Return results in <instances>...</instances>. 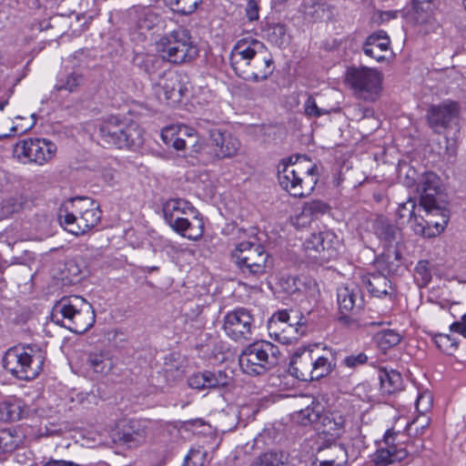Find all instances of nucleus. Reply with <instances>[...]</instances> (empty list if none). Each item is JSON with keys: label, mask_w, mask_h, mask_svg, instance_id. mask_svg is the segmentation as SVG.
<instances>
[{"label": "nucleus", "mask_w": 466, "mask_h": 466, "mask_svg": "<svg viewBox=\"0 0 466 466\" xmlns=\"http://www.w3.org/2000/svg\"><path fill=\"white\" fill-rule=\"evenodd\" d=\"M230 64L237 76L248 81L267 79L273 72V59L268 48L252 37L237 41L230 53Z\"/></svg>", "instance_id": "1"}, {"label": "nucleus", "mask_w": 466, "mask_h": 466, "mask_svg": "<svg viewBox=\"0 0 466 466\" xmlns=\"http://www.w3.org/2000/svg\"><path fill=\"white\" fill-rule=\"evenodd\" d=\"M278 179L280 187L290 196L307 197L319 180L317 166L306 156L290 157L283 159L279 167Z\"/></svg>", "instance_id": "2"}, {"label": "nucleus", "mask_w": 466, "mask_h": 466, "mask_svg": "<svg viewBox=\"0 0 466 466\" xmlns=\"http://www.w3.org/2000/svg\"><path fill=\"white\" fill-rule=\"evenodd\" d=\"M52 320L71 332L82 334L95 323V311L90 303L79 296L62 298L53 308Z\"/></svg>", "instance_id": "3"}, {"label": "nucleus", "mask_w": 466, "mask_h": 466, "mask_svg": "<svg viewBox=\"0 0 466 466\" xmlns=\"http://www.w3.org/2000/svg\"><path fill=\"white\" fill-rule=\"evenodd\" d=\"M163 215L169 227L190 240H198L204 234V222L190 202L172 198L163 205Z\"/></svg>", "instance_id": "4"}, {"label": "nucleus", "mask_w": 466, "mask_h": 466, "mask_svg": "<svg viewBox=\"0 0 466 466\" xmlns=\"http://www.w3.org/2000/svg\"><path fill=\"white\" fill-rule=\"evenodd\" d=\"M46 353L38 347L17 345L9 348L2 360L3 367L21 380L35 379L43 370Z\"/></svg>", "instance_id": "5"}, {"label": "nucleus", "mask_w": 466, "mask_h": 466, "mask_svg": "<svg viewBox=\"0 0 466 466\" xmlns=\"http://www.w3.org/2000/svg\"><path fill=\"white\" fill-rule=\"evenodd\" d=\"M336 360L337 351L332 349L325 348L322 354L305 349L294 353L289 371L303 381L319 380L331 373L336 366Z\"/></svg>", "instance_id": "6"}, {"label": "nucleus", "mask_w": 466, "mask_h": 466, "mask_svg": "<svg viewBox=\"0 0 466 466\" xmlns=\"http://www.w3.org/2000/svg\"><path fill=\"white\" fill-rule=\"evenodd\" d=\"M102 142L116 148H130L143 142V133L138 125L118 116H108L98 124Z\"/></svg>", "instance_id": "7"}, {"label": "nucleus", "mask_w": 466, "mask_h": 466, "mask_svg": "<svg viewBox=\"0 0 466 466\" xmlns=\"http://www.w3.org/2000/svg\"><path fill=\"white\" fill-rule=\"evenodd\" d=\"M156 49L164 61L175 65L190 63L199 54L190 32L184 28L162 35L156 43Z\"/></svg>", "instance_id": "8"}, {"label": "nucleus", "mask_w": 466, "mask_h": 466, "mask_svg": "<svg viewBox=\"0 0 466 466\" xmlns=\"http://www.w3.org/2000/svg\"><path fill=\"white\" fill-rule=\"evenodd\" d=\"M231 258L247 279H258L267 272L269 255L256 242L242 241L231 252Z\"/></svg>", "instance_id": "9"}, {"label": "nucleus", "mask_w": 466, "mask_h": 466, "mask_svg": "<svg viewBox=\"0 0 466 466\" xmlns=\"http://www.w3.org/2000/svg\"><path fill=\"white\" fill-rule=\"evenodd\" d=\"M306 322L298 310H279L268 321V334L281 344H290L305 334Z\"/></svg>", "instance_id": "10"}, {"label": "nucleus", "mask_w": 466, "mask_h": 466, "mask_svg": "<svg viewBox=\"0 0 466 466\" xmlns=\"http://www.w3.org/2000/svg\"><path fill=\"white\" fill-rule=\"evenodd\" d=\"M278 352L277 347L270 342L253 343L240 354L239 366L248 375L264 374L277 363Z\"/></svg>", "instance_id": "11"}, {"label": "nucleus", "mask_w": 466, "mask_h": 466, "mask_svg": "<svg viewBox=\"0 0 466 466\" xmlns=\"http://www.w3.org/2000/svg\"><path fill=\"white\" fill-rule=\"evenodd\" d=\"M346 82L358 98L373 102L380 95L382 75L369 67H350L347 70Z\"/></svg>", "instance_id": "12"}, {"label": "nucleus", "mask_w": 466, "mask_h": 466, "mask_svg": "<svg viewBox=\"0 0 466 466\" xmlns=\"http://www.w3.org/2000/svg\"><path fill=\"white\" fill-rule=\"evenodd\" d=\"M57 147L46 138H27L18 141L14 147V157L22 164L43 166L52 160Z\"/></svg>", "instance_id": "13"}, {"label": "nucleus", "mask_w": 466, "mask_h": 466, "mask_svg": "<svg viewBox=\"0 0 466 466\" xmlns=\"http://www.w3.org/2000/svg\"><path fill=\"white\" fill-rule=\"evenodd\" d=\"M253 328L254 318L247 309L238 308L228 312L224 317L223 329L235 341L251 339Z\"/></svg>", "instance_id": "14"}, {"label": "nucleus", "mask_w": 466, "mask_h": 466, "mask_svg": "<svg viewBox=\"0 0 466 466\" xmlns=\"http://www.w3.org/2000/svg\"><path fill=\"white\" fill-rule=\"evenodd\" d=\"M187 87L181 81V76L173 71H167L158 76L153 82V92L161 103L173 105L180 101Z\"/></svg>", "instance_id": "15"}, {"label": "nucleus", "mask_w": 466, "mask_h": 466, "mask_svg": "<svg viewBox=\"0 0 466 466\" xmlns=\"http://www.w3.org/2000/svg\"><path fill=\"white\" fill-rule=\"evenodd\" d=\"M439 189L440 179L436 174L426 172L421 176L419 190H420V207L425 212L448 210L446 203L441 200Z\"/></svg>", "instance_id": "16"}, {"label": "nucleus", "mask_w": 466, "mask_h": 466, "mask_svg": "<svg viewBox=\"0 0 466 466\" xmlns=\"http://www.w3.org/2000/svg\"><path fill=\"white\" fill-rule=\"evenodd\" d=\"M337 302L340 316L339 321L346 326H352L355 321L350 314L356 312L362 306V297L356 285L341 286L337 291Z\"/></svg>", "instance_id": "17"}, {"label": "nucleus", "mask_w": 466, "mask_h": 466, "mask_svg": "<svg viewBox=\"0 0 466 466\" xmlns=\"http://www.w3.org/2000/svg\"><path fill=\"white\" fill-rule=\"evenodd\" d=\"M161 138L166 146L176 150H183L187 147H195L198 137L195 130L187 126H169L161 131Z\"/></svg>", "instance_id": "18"}, {"label": "nucleus", "mask_w": 466, "mask_h": 466, "mask_svg": "<svg viewBox=\"0 0 466 466\" xmlns=\"http://www.w3.org/2000/svg\"><path fill=\"white\" fill-rule=\"evenodd\" d=\"M428 215L439 216L440 218L436 221L425 220L420 216L414 214L413 218L408 222L415 234L424 238H434L441 234L449 221V210L426 212Z\"/></svg>", "instance_id": "19"}, {"label": "nucleus", "mask_w": 466, "mask_h": 466, "mask_svg": "<svg viewBox=\"0 0 466 466\" xmlns=\"http://www.w3.org/2000/svg\"><path fill=\"white\" fill-rule=\"evenodd\" d=\"M457 114V104L452 101H445L429 108L427 121L435 133L441 134L443 129L448 127Z\"/></svg>", "instance_id": "20"}, {"label": "nucleus", "mask_w": 466, "mask_h": 466, "mask_svg": "<svg viewBox=\"0 0 466 466\" xmlns=\"http://www.w3.org/2000/svg\"><path fill=\"white\" fill-rule=\"evenodd\" d=\"M69 211H71V214H67L69 218H74L73 213L82 215L85 226L88 231L98 224L102 215L99 207L87 198H75L69 199Z\"/></svg>", "instance_id": "21"}, {"label": "nucleus", "mask_w": 466, "mask_h": 466, "mask_svg": "<svg viewBox=\"0 0 466 466\" xmlns=\"http://www.w3.org/2000/svg\"><path fill=\"white\" fill-rule=\"evenodd\" d=\"M210 145L214 154L218 158L234 157L239 147L240 142L228 132H222L218 128L211 129L209 132Z\"/></svg>", "instance_id": "22"}, {"label": "nucleus", "mask_w": 466, "mask_h": 466, "mask_svg": "<svg viewBox=\"0 0 466 466\" xmlns=\"http://www.w3.org/2000/svg\"><path fill=\"white\" fill-rule=\"evenodd\" d=\"M398 431L394 428L390 429L384 435V441L388 445V448L379 449L372 457V461L377 466H388L396 461H401L405 459V451H401L399 448L393 444V436Z\"/></svg>", "instance_id": "23"}, {"label": "nucleus", "mask_w": 466, "mask_h": 466, "mask_svg": "<svg viewBox=\"0 0 466 466\" xmlns=\"http://www.w3.org/2000/svg\"><path fill=\"white\" fill-rule=\"evenodd\" d=\"M390 38L384 31L376 32L367 37L363 52L377 62H382L386 58L385 53L390 48Z\"/></svg>", "instance_id": "24"}, {"label": "nucleus", "mask_w": 466, "mask_h": 466, "mask_svg": "<svg viewBox=\"0 0 466 466\" xmlns=\"http://www.w3.org/2000/svg\"><path fill=\"white\" fill-rule=\"evenodd\" d=\"M438 7V4H417L413 3V12L411 18L413 22L421 26L420 31L425 34L432 30L436 25L434 12Z\"/></svg>", "instance_id": "25"}, {"label": "nucleus", "mask_w": 466, "mask_h": 466, "mask_svg": "<svg viewBox=\"0 0 466 466\" xmlns=\"http://www.w3.org/2000/svg\"><path fill=\"white\" fill-rule=\"evenodd\" d=\"M27 415V409L25 401L15 397H8L0 401V420L16 421Z\"/></svg>", "instance_id": "26"}, {"label": "nucleus", "mask_w": 466, "mask_h": 466, "mask_svg": "<svg viewBox=\"0 0 466 466\" xmlns=\"http://www.w3.org/2000/svg\"><path fill=\"white\" fill-rule=\"evenodd\" d=\"M67 214H71V211H69V200L61 205L57 214L59 222L66 230L76 236L84 235L88 231L85 226L82 215L73 213L74 218H69Z\"/></svg>", "instance_id": "27"}, {"label": "nucleus", "mask_w": 466, "mask_h": 466, "mask_svg": "<svg viewBox=\"0 0 466 466\" xmlns=\"http://www.w3.org/2000/svg\"><path fill=\"white\" fill-rule=\"evenodd\" d=\"M317 455L330 461L334 466H346L350 456L348 450L339 443H331L326 447L319 448Z\"/></svg>", "instance_id": "28"}, {"label": "nucleus", "mask_w": 466, "mask_h": 466, "mask_svg": "<svg viewBox=\"0 0 466 466\" xmlns=\"http://www.w3.org/2000/svg\"><path fill=\"white\" fill-rule=\"evenodd\" d=\"M86 365L94 372L101 375L108 374L114 367L109 352L101 350H93L88 353Z\"/></svg>", "instance_id": "29"}, {"label": "nucleus", "mask_w": 466, "mask_h": 466, "mask_svg": "<svg viewBox=\"0 0 466 466\" xmlns=\"http://www.w3.org/2000/svg\"><path fill=\"white\" fill-rule=\"evenodd\" d=\"M362 283L370 294L378 298L389 294L391 289L390 281L380 273L363 276Z\"/></svg>", "instance_id": "30"}, {"label": "nucleus", "mask_w": 466, "mask_h": 466, "mask_svg": "<svg viewBox=\"0 0 466 466\" xmlns=\"http://www.w3.org/2000/svg\"><path fill=\"white\" fill-rule=\"evenodd\" d=\"M321 238H323V243L321 244V248L319 249L320 256L314 254L313 260L323 264L337 256V249L339 245V240L334 232L329 230L322 231Z\"/></svg>", "instance_id": "31"}, {"label": "nucleus", "mask_w": 466, "mask_h": 466, "mask_svg": "<svg viewBox=\"0 0 466 466\" xmlns=\"http://www.w3.org/2000/svg\"><path fill=\"white\" fill-rule=\"evenodd\" d=\"M374 234L387 245L391 246L400 235V229L391 224L385 217L379 216L373 222Z\"/></svg>", "instance_id": "32"}, {"label": "nucleus", "mask_w": 466, "mask_h": 466, "mask_svg": "<svg viewBox=\"0 0 466 466\" xmlns=\"http://www.w3.org/2000/svg\"><path fill=\"white\" fill-rule=\"evenodd\" d=\"M299 12L308 23H316L329 15L327 5L315 0L304 1L299 7Z\"/></svg>", "instance_id": "33"}, {"label": "nucleus", "mask_w": 466, "mask_h": 466, "mask_svg": "<svg viewBox=\"0 0 466 466\" xmlns=\"http://www.w3.org/2000/svg\"><path fill=\"white\" fill-rule=\"evenodd\" d=\"M379 380L383 395L393 394L402 388V377L400 372L394 370L380 369L379 370Z\"/></svg>", "instance_id": "34"}, {"label": "nucleus", "mask_w": 466, "mask_h": 466, "mask_svg": "<svg viewBox=\"0 0 466 466\" xmlns=\"http://www.w3.org/2000/svg\"><path fill=\"white\" fill-rule=\"evenodd\" d=\"M321 424L323 433L338 438L344 432L346 420L339 411H331L322 417Z\"/></svg>", "instance_id": "35"}, {"label": "nucleus", "mask_w": 466, "mask_h": 466, "mask_svg": "<svg viewBox=\"0 0 466 466\" xmlns=\"http://www.w3.org/2000/svg\"><path fill=\"white\" fill-rule=\"evenodd\" d=\"M129 15L136 19L137 26L141 30H150L159 22L158 15L145 6H134L129 10Z\"/></svg>", "instance_id": "36"}, {"label": "nucleus", "mask_w": 466, "mask_h": 466, "mask_svg": "<svg viewBox=\"0 0 466 466\" xmlns=\"http://www.w3.org/2000/svg\"><path fill=\"white\" fill-rule=\"evenodd\" d=\"M265 37L271 44L278 46H282L288 44L289 36L287 35V26L281 23H270L268 24L263 29Z\"/></svg>", "instance_id": "37"}, {"label": "nucleus", "mask_w": 466, "mask_h": 466, "mask_svg": "<svg viewBox=\"0 0 466 466\" xmlns=\"http://www.w3.org/2000/svg\"><path fill=\"white\" fill-rule=\"evenodd\" d=\"M287 454L279 451H268L256 458L249 466H285Z\"/></svg>", "instance_id": "38"}, {"label": "nucleus", "mask_w": 466, "mask_h": 466, "mask_svg": "<svg viewBox=\"0 0 466 466\" xmlns=\"http://www.w3.org/2000/svg\"><path fill=\"white\" fill-rule=\"evenodd\" d=\"M401 339L400 334L393 329L382 330L375 336L377 346L383 352L397 346Z\"/></svg>", "instance_id": "39"}, {"label": "nucleus", "mask_w": 466, "mask_h": 466, "mask_svg": "<svg viewBox=\"0 0 466 466\" xmlns=\"http://www.w3.org/2000/svg\"><path fill=\"white\" fill-rule=\"evenodd\" d=\"M22 442V438L11 429L0 431V454L14 451Z\"/></svg>", "instance_id": "40"}, {"label": "nucleus", "mask_w": 466, "mask_h": 466, "mask_svg": "<svg viewBox=\"0 0 466 466\" xmlns=\"http://www.w3.org/2000/svg\"><path fill=\"white\" fill-rule=\"evenodd\" d=\"M129 428L124 430L121 440L127 444H138L145 440L146 432L139 423L136 420H131Z\"/></svg>", "instance_id": "41"}, {"label": "nucleus", "mask_w": 466, "mask_h": 466, "mask_svg": "<svg viewBox=\"0 0 466 466\" xmlns=\"http://www.w3.org/2000/svg\"><path fill=\"white\" fill-rule=\"evenodd\" d=\"M84 81L83 75L77 72H72L66 76L60 77L56 85V90H65L74 92Z\"/></svg>", "instance_id": "42"}, {"label": "nucleus", "mask_w": 466, "mask_h": 466, "mask_svg": "<svg viewBox=\"0 0 466 466\" xmlns=\"http://www.w3.org/2000/svg\"><path fill=\"white\" fill-rule=\"evenodd\" d=\"M207 390L226 387L230 384L232 379L225 371L206 370Z\"/></svg>", "instance_id": "43"}, {"label": "nucleus", "mask_w": 466, "mask_h": 466, "mask_svg": "<svg viewBox=\"0 0 466 466\" xmlns=\"http://www.w3.org/2000/svg\"><path fill=\"white\" fill-rule=\"evenodd\" d=\"M430 424L429 418L425 416L417 417L412 421H405V430H407L410 436L423 435L426 429Z\"/></svg>", "instance_id": "44"}, {"label": "nucleus", "mask_w": 466, "mask_h": 466, "mask_svg": "<svg viewBox=\"0 0 466 466\" xmlns=\"http://www.w3.org/2000/svg\"><path fill=\"white\" fill-rule=\"evenodd\" d=\"M323 243V238H321V232L312 233L304 241V248L308 254V257L313 259V255L320 256L321 244Z\"/></svg>", "instance_id": "45"}, {"label": "nucleus", "mask_w": 466, "mask_h": 466, "mask_svg": "<svg viewBox=\"0 0 466 466\" xmlns=\"http://www.w3.org/2000/svg\"><path fill=\"white\" fill-rule=\"evenodd\" d=\"M415 209H416V202L414 199L410 198H408V200L406 202L400 203L398 206L397 213H396L397 218L400 220L408 222L409 220H410L413 218V216L415 214Z\"/></svg>", "instance_id": "46"}, {"label": "nucleus", "mask_w": 466, "mask_h": 466, "mask_svg": "<svg viewBox=\"0 0 466 466\" xmlns=\"http://www.w3.org/2000/svg\"><path fill=\"white\" fill-rule=\"evenodd\" d=\"M319 419V410H316L315 407L307 406L305 409H301L297 413V420L303 424L307 425L309 423H313Z\"/></svg>", "instance_id": "47"}, {"label": "nucleus", "mask_w": 466, "mask_h": 466, "mask_svg": "<svg viewBox=\"0 0 466 466\" xmlns=\"http://www.w3.org/2000/svg\"><path fill=\"white\" fill-rule=\"evenodd\" d=\"M207 453L200 449H191L184 460L183 466H203Z\"/></svg>", "instance_id": "48"}, {"label": "nucleus", "mask_w": 466, "mask_h": 466, "mask_svg": "<svg viewBox=\"0 0 466 466\" xmlns=\"http://www.w3.org/2000/svg\"><path fill=\"white\" fill-rule=\"evenodd\" d=\"M24 200L22 197H12L3 201L2 211L5 215L17 213L23 209Z\"/></svg>", "instance_id": "49"}, {"label": "nucleus", "mask_w": 466, "mask_h": 466, "mask_svg": "<svg viewBox=\"0 0 466 466\" xmlns=\"http://www.w3.org/2000/svg\"><path fill=\"white\" fill-rule=\"evenodd\" d=\"M304 111L310 117H319L329 113L328 110L319 107L315 98L311 96L308 97L304 104Z\"/></svg>", "instance_id": "50"}, {"label": "nucleus", "mask_w": 466, "mask_h": 466, "mask_svg": "<svg viewBox=\"0 0 466 466\" xmlns=\"http://www.w3.org/2000/svg\"><path fill=\"white\" fill-rule=\"evenodd\" d=\"M368 361V356L364 352L358 354H351L345 357L341 362L347 368L355 369L359 366L364 365Z\"/></svg>", "instance_id": "51"}, {"label": "nucleus", "mask_w": 466, "mask_h": 466, "mask_svg": "<svg viewBox=\"0 0 466 466\" xmlns=\"http://www.w3.org/2000/svg\"><path fill=\"white\" fill-rule=\"evenodd\" d=\"M423 447V441L420 438H416L411 441H408L404 448L400 447L399 450L401 451H405L406 459L408 456L418 455L422 451Z\"/></svg>", "instance_id": "52"}, {"label": "nucleus", "mask_w": 466, "mask_h": 466, "mask_svg": "<svg viewBox=\"0 0 466 466\" xmlns=\"http://www.w3.org/2000/svg\"><path fill=\"white\" fill-rule=\"evenodd\" d=\"M415 405H416V410L420 413L424 414L425 412L430 410V409L432 406L431 394L430 392L420 393L416 400Z\"/></svg>", "instance_id": "53"}, {"label": "nucleus", "mask_w": 466, "mask_h": 466, "mask_svg": "<svg viewBox=\"0 0 466 466\" xmlns=\"http://www.w3.org/2000/svg\"><path fill=\"white\" fill-rule=\"evenodd\" d=\"M206 370L203 372H198L191 375L187 379V384L190 388L196 389L198 390H207V380H206Z\"/></svg>", "instance_id": "54"}, {"label": "nucleus", "mask_w": 466, "mask_h": 466, "mask_svg": "<svg viewBox=\"0 0 466 466\" xmlns=\"http://www.w3.org/2000/svg\"><path fill=\"white\" fill-rule=\"evenodd\" d=\"M202 0H176V10L181 14L193 13Z\"/></svg>", "instance_id": "55"}, {"label": "nucleus", "mask_w": 466, "mask_h": 466, "mask_svg": "<svg viewBox=\"0 0 466 466\" xmlns=\"http://www.w3.org/2000/svg\"><path fill=\"white\" fill-rule=\"evenodd\" d=\"M351 448V456L357 458L360 452L366 448L365 437L359 434L356 437L352 438Z\"/></svg>", "instance_id": "56"}, {"label": "nucleus", "mask_w": 466, "mask_h": 466, "mask_svg": "<svg viewBox=\"0 0 466 466\" xmlns=\"http://www.w3.org/2000/svg\"><path fill=\"white\" fill-rule=\"evenodd\" d=\"M258 5L256 0H248L246 6V15L249 21L258 19Z\"/></svg>", "instance_id": "57"}, {"label": "nucleus", "mask_w": 466, "mask_h": 466, "mask_svg": "<svg viewBox=\"0 0 466 466\" xmlns=\"http://www.w3.org/2000/svg\"><path fill=\"white\" fill-rule=\"evenodd\" d=\"M427 265V261H420L415 268L416 272L421 276L424 284H427L431 279V275Z\"/></svg>", "instance_id": "58"}, {"label": "nucleus", "mask_w": 466, "mask_h": 466, "mask_svg": "<svg viewBox=\"0 0 466 466\" xmlns=\"http://www.w3.org/2000/svg\"><path fill=\"white\" fill-rule=\"evenodd\" d=\"M406 167L407 168V173H406V177H405V180H404V184L407 186V187H412L416 184L417 180H418V174L416 172V170L410 167V166H404L401 167L400 171H402V169Z\"/></svg>", "instance_id": "59"}, {"label": "nucleus", "mask_w": 466, "mask_h": 466, "mask_svg": "<svg viewBox=\"0 0 466 466\" xmlns=\"http://www.w3.org/2000/svg\"><path fill=\"white\" fill-rule=\"evenodd\" d=\"M325 204L322 203L321 201H312L310 203H309L307 205V207L305 208L304 211H303V214L302 216L306 213V212H309V213H314V212H319V213H323L324 210H325Z\"/></svg>", "instance_id": "60"}, {"label": "nucleus", "mask_w": 466, "mask_h": 466, "mask_svg": "<svg viewBox=\"0 0 466 466\" xmlns=\"http://www.w3.org/2000/svg\"><path fill=\"white\" fill-rule=\"evenodd\" d=\"M451 330L466 338V322L461 319L460 321L453 322L451 325Z\"/></svg>", "instance_id": "61"}, {"label": "nucleus", "mask_w": 466, "mask_h": 466, "mask_svg": "<svg viewBox=\"0 0 466 466\" xmlns=\"http://www.w3.org/2000/svg\"><path fill=\"white\" fill-rule=\"evenodd\" d=\"M382 256L384 259L389 262H391L392 258L397 261L400 259V253L395 248H389Z\"/></svg>", "instance_id": "62"}, {"label": "nucleus", "mask_w": 466, "mask_h": 466, "mask_svg": "<svg viewBox=\"0 0 466 466\" xmlns=\"http://www.w3.org/2000/svg\"><path fill=\"white\" fill-rule=\"evenodd\" d=\"M44 466H80L73 461H67L64 460H50Z\"/></svg>", "instance_id": "63"}, {"label": "nucleus", "mask_w": 466, "mask_h": 466, "mask_svg": "<svg viewBox=\"0 0 466 466\" xmlns=\"http://www.w3.org/2000/svg\"><path fill=\"white\" fill-rule=\"evenodd\" d=\"M413 3L417 4H439V0H413Z\"/></svg>", "instance_id": "64"}]
</instances>
